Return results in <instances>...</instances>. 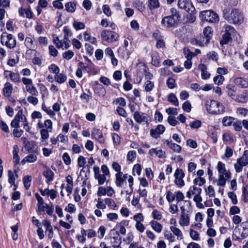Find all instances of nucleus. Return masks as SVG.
<instances>
[{"label":"nucleus","mask_w":248,"mask_h":248,"mask_svg":"<svg viewBox=\"0 0 248 248\" xmlns=\"http://www.w3.org/2000/svg\"><path fill=\"white\" fill-rule=\"evenodd\" d=\"M203 35L204 37L208 38L210 40L213 35V30L210 27H205L203 31Z\"/></svg>","instance_id":"nucleus-36"},{"label":"nucleus","mask_w":248,"mask_h":248,"mask_svg":"<svg viewBox=\"0 0 248 248\" xmlns=\"http://www.w3.org/2000/svg\"><path fill=\"white\" fill-rule=\"evenodd\" d=\"M24 147L28 153H38L37 146L34 141H27L24 145Z\"/></svg>","instance_id":"nucleus-14"},{"label":"nucleus","mask_w":248,"mask_h":248,"mask_svg":"<svg viewBox=\"0 0 248 248\" xmlns=\"http://www.w3.org/2000/svg\"><path fill=\"white\" fill-rule=\"evenodd\" d=\"M199 68L201 70V77L203 79H207L210 78V74L207 71L206 66L201 63L199 65Z\"/></svg>","instance_id":"nucleus-18"},{"label":"nucleus","mask_w":248,"mask_h":248,"mask_svg":"<svg viewBox=\"0 0 248 248\" xmlns=\"http://www.w3.org/2000/svg\"><path fill=\"white\" fill-rule=\"evenodd\" d=\"M148 6L151 10L156 9L159 7L158 0H148Z\"/></svg>","instance_id":"nucleus-39"},{"label":"nucleus","mask_w":248,"mask_h":248,"mask_svg":"<svg viewBox=\"0 0 248 248\" xmlns=\"http://www.w3.org/2000/svg\"><path fill=\"white\" fill-rule=\"evenodd\" d=\"M226 89L227 90L228 95L230 96L232 99H236V91L235 90L234 86L231 84H229L227 86Z\"/></svg>","instance_id":"nucleus-28"},{"label":"nucleus","mask_w":248,"mask_h":248,"mask_svg":"<svg viewBox=\"0 0 248 248\" xmlns=\"http://www.w3.org/2000/svg\"><path fill=\"white\" fill-rule=\"evenodd\" d=\"M149 153L152 155L153 154H155L156 156L159 158L165 156V152L162 149L157 148H152L149 150Z\"/></svg>","instance_id":"nucleus-26"},{"label":"nucleus","mask_w":248,"mask_h":248,"mask_svg":"<svg viewBox=\"0 0 248 248\" xmlns=\"http://www.w3.org/2000/svg\"><path fill=\"white\" fill-rule=\"evenodd\" d=\"M165 142L174 152L179 153L182 150V147L179 145L173 143L171 140H166Z\"/></svg>","instance_id":"nucleus-17"},{"label":"nucleus","mask_w":248,"mask_h":248,"mask_svg":"<svg viewBox=\"0 0 248 248\" xmlns=\"http://www.w3.org/2000/svg\"><path fill=\"white\" fill-rule=\"evenodd\" d=\"M200 16L204 20L211 23H217L219 21V16L215 12L211 10H206L201 12Z\"/></svg>","instance_id":"nucleus-4"},{"label":"nucleus","mask_w":248,"mask_h":248,"mask_svg":"<svg viewBox=\"0 0 248 248\" xmlns=\"http://www.w3.org/2000/svg\"><path fill=\"white\" fill-rule=\"evenodd\" d=\"M152 216L154 219L160 220L162 218V215L161 213L156 209L153 210L152 212Z\"/></svg>","instance_id":"nucleus-58"},{"label":"nucleus","mask_w":248,"mask_h":248,"mask_svg":"<svg viewBox=\"0 0 248 248\" xmlns=\"http://www.w3.org/2000/svg\"><path fill=\"white\" fill-rule=\"evenodd\" d=\"M25 119V116L23 115L22 110L18 111L17 114L15 115L14 119L11 123V126L15 128H18L19 126V122Z\"/></svg>","instance_id":"nucleus-9"},{"label":"nucleus","mask_w":248,"mask_h":248,"mask_svg":"<svg viewBox=\"0 0 248 248\" xmlns=\"http://www.w3.org/2000/svg\"><path fill=\"white\" fill-rule=\"evenodd\" d=\"M224 80V78L222 75H218L214 78V82L217 85H221Z\"/></svg>","instance_id":"nucleus-52"},{"label":"nucleus","mask_w":248,"mask_h":248,"mask_svg":"<svg viewBox=\"0 0 248 248\" xmlns=\"http://www.w3.org/2000/svg\"><path fill=\"white\" fill-rule=\"evenodd\" d=\"M115 184L117 186L121 187L123 186V183L125 181L124 178L123 176L122 172H117L116 175Z\"/></svg>","instance_id":"nucleus-25"},{"label":"nucleus","mask_w":248,"mask_h":248,"mask_svg":"<svg viewBox=\"0 0 248 248\" xmlns=\"http://www.w3.org/2000/svg\"><path fill=\"white\" fill-rule=\"evenodd\" d=\"M3 95L6 97H9L11 95L12 91H13V87L11 83L9 82H6L4 87L3 88Z\"/></svg>","instance_id":"nucleus-22"},{"label":"nucleus","mask_w":248,"mask_h":248,"mask_svg":"<svg viewBox=\"0 0 248 248\" xmlns=\"http://www.w3.org/2000/svg\"><path fill=\"white\" fill-rule=\"evenodd\" d=\"M207 58L215 62L218 60V55L215 51H211L208 53L207 55Z\"/></svg>","instance_id":"nucleus-49"},{"label":"nucleus","mask_w":248,"mask_h":248,"mask_svg":"<svg viewBox=\"0 0 248 248\" xmlns=\"http://www.w3.org/2000/svg\"><path fill=\"white\" fill-rule=\"evenodd\" d=\"M178 20L175 16H173L170 15L162 18L161 24L166 28H170L174 27L177 24Z\"/></svg>","instance_id":"nucleus-7"},{"label":"nucleus","mask_w":248,"mask_h":248,"mask_svg":"<svg viewBox=\"0 0 248 248\" xmlns=\"http://www.w3.org/2000/svg\"><path fill=\"white\" fill-rule=\"evenodd\" d=\"M233 118L231 117H225L222 120V124L224 126L230 125L232 122Z\"/></svg>","instance_id":"nucleus-50"},{"label":"nucleus","mask_w":248,"mask_h":248,"mask_svg":"<svg viewBox=\"0 0 248 248\" xmlns=\"http://www.w3.org/2000/svg\"><path fill=\"white\" fill-rule=\"evenodd\" d=\"M166 239L168 240L170 242H173L175 241V238L173 234L169 231H165L164 233Z\"/></svg>","instance_id":"nucleus-47"},{"label":"nucleus","mask_w":248,"mask_h":248,"mask_svg":"<svg viewBox=\"0 0 248 248\" xmlns=\"http://www.w3.org/2000/svg\"><path fill=\"white\" fill-rule=\"evenodd\" d=\"M167 85L170 89H173L175 87V80L171 78H169L167 80Z\"/></svg>","instance_id":"nucleus-60"},{"label":"nucleus","mask_w":248,"mask_h":248,"mask_svg":"<svg viewBox=\"0 0 248 248\" xmlns=\"http://www.w3.org/2000/svg\"><path fill=\"white\" fill-rule=\"evenodd\" d=\"M26 46L29 48L30 50H33L35 47V45L33 44V41L31 37H26L25 41Z\"/></svg>","instance_id":"nucleus-38"},{"label":"nucleus","mask_w":248,"mask_h":248,"mask_svg":"<svg viewBox=\"0 0 248 248\" xmlns=\"http://www.w3.org/2000/svg\"><path fill=\"white\" fill-rule=\"evenodd\" d=\"M43 175L46 178V182L49 184L50 182L52 181L54 179V172L49 169H47L43 172Z\"/></svg>","instance_id":"nucleus-19"},{"label":"nucleus","mask_w":248,"mask_h":248,"mask_svg":"<svg viewBox=\"0 0 248 248\" xmlns=\"http://www.w3.org/2000/svg\"><path fill=\"white\" fill-rule=\"evenodd\" d=\"M175 183L179 186H183L185 185L183 178L185 177V173L181 169H177L174 172Z\"/></svg>","instance_id":"nucleus-8"},{"label":"nucleus","mask_w":248,"mask_h":248,"mask_svg":"<svg viewBox=\"0 0 248 248\" xmlns=\"http://www.w3.org/2000/svg\"><path fill=\"white\" fill-rule=\"evenodd\" d=\"M205 107L207 111L211 114H221L225 111L224 106L214 100H207L205 103Z\"/></svg>","instance_id":"nucleus-2"},{"label":"nucleus","mask_w":248,"mask_h":248,"mask_svg":"<svg viewBox=\"0 0 248 248\" xmlns=\"http://www.w3.org/2000/svg\"><path fill=\"white\" fill-rule=\"evenodd\" d=\"M237 161L241 164L243 167L246 166L248 164V156H243L241 158H238Z\"/></svg>","instance_id":"nucleus-54"},{"label":"nucleus","mask_w":248,"mask_h":248,"mask_svg":"<svg viewBox=\"0 0 248 248\" xmlns=\"http://www.w3.org/2000/svg\"><path fill=\"white\" fill-rule=\"evenodd\" d=\"M101 36L103 41L108 42L116 41L118 40L119 37L118 34L116 32L108 30L102 31Z\"/></svg>","instance_id":"nucleus-5"},{"label":"nucleus","mask_w":248,"mask_h":248,"mask_svg":"<svg viewBox=\"0 0 248 248\" xmlns=\"http://www.w3.org/2000/svg\"><path fill=\"white\" fill-rule=\"evenodd\" d=\"M8 182L11 185H14L15 186L14 190L16 189V186L15 185V182L16 177H17L16 174H14L12 170H9L8 171Z\"/></svg>","instance_id":"nucleus-34"},{"label":"nucleus","mask_w":248,"mask_h":248,"mask_svg":"<svg viewBox=\"0 0 248 248\" xmlns=\"http://www.w3.org/2000/svg\"><path fill=\"white\" fill-rule=\"evenodd\" d=\"M106 228L104 226H101L99 228L98 230V237L100 239H102L104 237V235L106 232Z\"/></svg>","instance_id":"nucleus-59"},{"label":"nucleus","mask_w":248,"mask_h":248,"mask_svg":"<svg viewBox=\"0 0 248 248\" xmlns=\"http://www.w3.org/2000/svg\"><path fill=\"white\" fill-rule=\"evenodd\" d=\"M241 227L242 228L241 237L242 239H244L248 235V222L245 221L242 222L241 224Z\"/></svg>","instance_id":"nucleus-27"},{"label":"nucleus","mask_w":248,"mask_h":248,"mask_svg":"<svg viewBox=\"0 0 248 248\" xmlns=\"http://www.w3.org/2000/svg\"><path fill=\"white\" fill-rule=\"evenodd\" d=\"M18 150L19 149L17 145H15L13 147V154L14 162L15 164L19 163L20 161V157L18 154Z\"/></svg>","instance_id":"nucleus-31"},{"label":"nucleus","mask_w":248,"mask_h":248,"mask_svg":"<svg viewBox=\"0 0 248 248\" xmlns=\"http://www.w3.org/2000/svg\"><path fill=\"white\" fill-rule=\"evenodd\" d=\"M92 136L93 138L97 140L99 143H104L105 138L103 137L102 131L99 129H93L92 133Z\"/></svg>","instance_id":"nucleus-15"},{"label":"nucleus","mask_w":248,"mask_h":248,"mask_svg":"<svg viewBox=\"0 0 248 248\" xmlns=\"http://www.w3.org/2000/svg\"><path fill=\"white\" fill-rule=\"evenodd\" d=\"M134 119L135 121L139 124L142 123H147L148 122V116L145 113L135 111L133 114Z\"/></svg>","instance_id":"nucleus-11"},{"label":"nucleus","mask_w":248,"mask_h":248,"mask_svg":"<svg viewBox=\"0 0 248 248\" xmlns=\"http://www.w3.org/2000/svg\"><path fill=\"white\" fill-rule=\"evenodd\" d=\"M84 39L85 41H88L93 44H95L96 42V38L93 37H91L88 33L85 32L84 33Z\"/></svg>","instance_id":"nucleus-51"},{"label":"nucleus","mask_w":248,"mask_h":248,"mask_svg":"<svg viewBox=\"0 0 248 248\" xmlns=\"http://www.w3.org/2000/svg\"><path fill=\"white\" fill-rule=\"evenodd\" d=\"M170 230L172 232L173 235L176 236L178 240H181L183 238L182 231L175 226H170Z\"/></svg>","instance_id":"nucleus-23"},{"label":"nucleus","mask_w":248,"mask_h":248,"mask_svg":"<svg viewBox=\"0 0 248 248\" xmlns=\"http://www.w3.org/2000/svg\"><path fill=\"white\" fill-rule=\"evenodd\" d=\"M223 17L229 23L234 24H241L244 19L243 13L237 9H232L230 12L228 9H225L223 11Z\"/></svg>","instance_id":"nucleus-1"},{"label":"nucleus","mask_w":248,"mask_h":248,"mask_svg":"<svg viewBox=\"0 0 248 248\" xmlns=\"http://www.w3.org/2000/svg\"><path fill=\"white\" fill-rule=\"evenodd\" d=\"M78 64L81 69H84L88 73H91L94 69L93 63L86 64L81 62Z\"/></svg>","instance_id":"nucleus-24"},{"label":"nucleus","mask_w":248,"mask_h":248,"mask_svg":"<svg viewBox=\"0 0 248 248\" xmlns=\"http://www.w3.org/2000/svg\"><path fill=\"white\" fill-rule=\"evenodd\" d=\"M168 101L174 104L176 106H178L179 105V102L176 96L172 93H171L169 95Z\"/></svg>","instance_id":"nucleus-41"},{"label":"nucleus","mask_w":248,"mask_h":248,"mask_svg":"<svg viewBox=\"0 0 248 248\" xmlns=\"http://www.w3.org/2000/svg\"><path fill=\"white\" fill-rule=\"evenodd\" d=\"M209 41L210 40L208 38L204 37V36L202 35L197 40V43L199 45L203 46L207 45Z\"/></svg>","instance_id":"nucleus-40"},{"label":"nucleus","mask_w":248,"mask_h":248,"mask_svg":"<svg viewBox=\"0 0 248 248\" xmlns=\"http://www.w3.org/2000/svg\"><path fill=\"white\" fill-rule=\"evenodd\" d=\"M154 37L157 41L156 46L157 48H163L165 46V43L163 40L160 39V36L158 32H155L153 34Z\"/></svg>","instance_id":"nucleus-30"},{"label":"nucleus","mask_w":248,"mask_h":248,"mask_svg":"<svg viewBox=\"0 0 248 248\" xmlns=\"http://www.w3.org/2000/svg\"><path fill=\"white\" fill-rule=\"evenodd\" d=\"M206 194L209 197H214L215 195V192L214 188L212 186H208L207 189L205 190Z\"/></svg>","instance_id":"nucleus-57"},{"label":"nucleus","mask_w":248,"mask_h":248,"mask_svg":"<svg viewBox=\"0 0 248 248\" xmlns=\"http://www.w3.org/2000/svg\"><path fill=\"white\" fill-rule=\"evenodd\" d=\"M229 179H226L225 175L222 174L218 175V179L216 180L217 184L218 186H224L226 184V180Z\"/></svg>","instance_id":"nucleus-37"},{"label":"nucleus","mask_w":248,"mask_h":248,"mask_svg":"<svg viewBox=\"0 0 248 248\" xmlns=\"http://www.w3.org/2000/svg\"><path fill=\"white\" fill-rule=\"evenodd\" d=\"M38 153H30L29 155L25 157L21 163L22 164H25L26 162L28 163H34L37 159V155Z\"/></svg>","instance_id":"nucleus-16"},{"label":"nucleus","mask_w":248,"mask_h":248,"mask_svg":"<svg viewBox=\"0 0 248 248\" xmlns=\"http://www.w3.org/2000/svg\"><path fill=\"white\" fill-rule=\"evenodd\" d=\"M105 202L108 207L111 208L112 209H115L117 207V205L114 201L110 198H106L105 199Z\"/></svg>","instance_id":"nucleus-43"},{"label":"nucleus","mask_w":248,"mask_h":248,"mask_svg":"<svg viewBox=\"0 0 248 248\" xmlns=\"http://www.w3.org/2000/svg\"><path fill=\"white\" fill-rule=\"evenodd\" d=\"M74 55V53L73 51L71 50H68L67 51H66L63 53L62 57L64 59L69 60L73 57Z\"/></svg>","instance_id":"nucleus-61"},{"label":"nucleus","mask_w":248,"mask_h":248,"mask_svg":"<svg viewBox=\"0 0 248 248\" xmlns=\"http://www.w3.org/2000/svg\"><path fill=\"white\" fill-rule=\"evenodd\" d=\"M165 130V127L162 124H159L155 129H151L150 130V134L153 138L157 139L159 135L162 134Z\"/></svg>","instance_id":"nucleus-13"},{"label":"nucleus","mask_w":248,"mask_h":248,"mask_svg":"<svg viewBox=\"0 0 248 248\" xmlns=\"http://www.w3.org/2000/svg\"><path fill=\"white\" fill-rule=\"evenodd\" d=\"M110 242L112 244V246L117 245H120L122 243L121 239L119 237V235L117 234L116 236H114L111 238Z\"/></svg>","instance_id":"nucleus-45"},{"label":"nucleus","mask_w":248,"mask_h":248,"mask_svg":"<svg viewBox=\"0 0 248 248\" xmlns=\"http://www.w3.org/2000/svg\"><path fill=\"white\" fill-rule=\"evenodd\" d=\"M182 212L180 215V218L179 220V224L181 226H187L190 223V218L189 215L186 211L185 209L181 207Z\"/></svg>","instance_id":"nucleus-10"},{"label":"nucleus","mask_w":248,"mask_h":248,"mask_svg":"<svg viewBox=\"0 0 248 248\" xmlns=\"http://www.w3.org/2000/svg\"><path fill=\"white\" fill-rule=\"evenodd\" d=\"M190 236L194 240H198L199 239V233L193 229H190Z\"/></svg>","instance_id":"nucleus-56"},{"label":"nucleus","mask_w":248,"mask_h":248,"mask_svg":"<svg viewBox=\"0 0 248 248\" xmlns=\"http://www.w3.org/2000/svg\"><path fill=\"white\" fill-rule=\"evenodd\" d=\"M0 42L3 46H5L9 49L14 48L16 46V40L11 34L6 32H3L0 35Z\"/></svg>","instance_id":"nucleus-3"},{"label":"nucleus","mask_w":248,"mask_h":248,"mask_svg":"<svg viewBox=\"0 0 248 248\" xmlns=\"http://www.w3.org/2000/svg\"><path fill=\"white\" fill-rule=\"evenodd\" d=\"M183 110L186 112H189L191 109V106L188 101H186L182 105Z\"/></svg>","instance_id":"nucleus-64"},{"label":"nucleus","mask_w":248,"mask_h":248,"mask_svg":"<svg viewBox=\"0 0 248 248\" xmlns=\"http://www.w3.org/2000/svg\"><path fill=\"white\" fill-rule=\"evenodd\" d=\"M48 70L50 72L55 73L56 74H58L60 71L59 68L54 64H51L48 67Z\"/></svg>","instance_id":"nucleus-63"},{"label":"nucleus","mask_w":248,"mask_h":248,"mask_svg":"<svg viewBox=\"0 0 248 248\" xmlns=\"http://www.w3.org/2000/svg\"><path fill=\"white\" fill-rule=\"evenodd\" d=\"M23 183L26 189H28L31 186V176H25L23 178Z\"/></svg>","instance_id":"nucleus-44"},{"label":"nucleus","mask_w":248,"mask_h":248,"mask_svg":"<svg viewBox=\"0 0 248 248\" xmlns=\"http://www.w3.org/2000/svg\"><path fill=\"white\" fill-rule=\"evenodd\" d=\"M193 183L195 185L202 186L205 183V180L202 177H198L194 180Z\"/></svg>","instance_id":"nucleus-53"},{"label":"nucleus","mask_w":248,"mask_h":248,"mask_svg":"<svg viewBox=\"0 0 248 248\" xmlns=\"http://www.w3.org/2000/svg\"><path fill=\"white\" fill-rule=\"evenodd\" d=\"M236 85L241 86L242 88H247L248 87V80L244 78H237L234 80Z\"/></svg>","instance_id":"nucleus-21"},{"label":"nucleus","mask_w":248,"mask_h":248,"mask_svg":"<svg viewBox=\"0 0 248 248\" xmlns=\"http://www.w3.org/2000/svg\"><path fill=\"white\" fill-rule=\"evenodd\" d=\"M95 178L98 180V183L100 185H103L106 180V175L101 174L97 175Z\"/></svg>","instance_id":"nucleus-55"},{"label":"nucleus","mask_w":248,"mask_h":248,"mask_svg":"<svg viewBox=\"0 0 248 248\" xmlns=\"http://www.w3.org/2000/svg\"><path fill=\"white\" fill-rule=\"evenodd\" d=\"M7 73H9L10 79L14 82H18L20 81L19 75L18 74L9 71H6L4 72V75H6Z\"/></svg>","instance_id":"nucleus-33"},{"label":"nucleus","mask_w":248,"mask_h":248,"mask_svg":"<svg viewBox=\"0 0 248 248\" xmlns=\"http://www.w3.org/2000/svg\"><path fill=\"white\" fill-rule=\"evenodd\" d=\"M144 87L146 92H150L154 87V83L148 80L144 83Z\"/></svg>","instance_id":"nucleus-46"},{"label":"nucleus","mask_w":248,"mask_h":248,"mask_svg":"<svg viewBox=\"0 0 248 248\" xmlns=\"http://www.w3.org/2000/svg\"><path fill=\"white\" fill-rule=\"evenodd\" d=\"M177 4L179 8L185 10L188 13H191L195 10V8L190 0H178Z\"/></svg>","instance_id":"nucleus-6"},{"label":"nucleus","mask_w":248,"mask_h":248,"mask_svg":"<svg viewBox=\"0 0 248 248\" xmlns=\"http://www.w3.org/2000/svg\"><path fill=\"white\" fill-rule=\"evenodd\" d=\"M190 191L191 192L192 195H198L201 194L202 192V189L201 188H198L196 186H191L189 188Z\"/></svg>","instance_id":"nucleus-62"},{"label":"nucleus","mask_w":248,"mask_h":248,"mask_svg":"<svg viewBox=\"0 0 248 248\" xmlns=\"http://www.w3.org/2000/svg\"><path fill=\"white\" fill-rule=\"evenodd\" d=\"M217 170L219 173V175H225L226 179H230L231 178V173L229 170L226 169L225 164L220 161L217 163Z\"/></svg>","instance_id":"nucleus-12"},{"label":"nucleus","mask_w":248,"mask_h":248,"mask_svg":"<svg viewBox=\"0 0 248 248\" xmlns=\"http://www.w3.org/2000/svg\"><path fill=\"white\" fill-rule=\"evenodd\" d=\"M94 92L95 93L98 94L100 96H104L106 94V90L104 87L99 84L97 83L94 87Z\"/></svg>","instance_id":"nucleus-20"},{"label":"nucleus","mask_w":248,"mask_h":248,"mask_svg":"<svg viewBox=\"0 0 248 248\" xmlns=\"http://www.w3.org/2000/svg\"><path fill=\"white\" fill-rule=\"evenodd\" d=\"M65 10L69 13H73L76 9V4L74 2H68L65 4Z\"/></svg>","instance_id":"nucleus-32"},{"label":"nucleus","mask_w":248,"mask_h":248,"mask_svg":"<svg viewBox=\"0 0 248 248\" xmlns=\"http://www.w3.org/2000/svg\"><path fill=\"white\" fill-rule=\"evenodd\" d=\"M26 91L33 95H38V92L36 88L32 85L26 87Z\"/></svg>","instance_id":"nucleus-42"},{"label":"nucleus","mask_w":248,"mask_h":248,"mask_svg":"<svg viewBox=\"0 0 248 248\" xmlns=\"http://www.w3.org/2000/svg\"><path fill=\"white\" fill-rule=\"evenodd\" d=\"M231 35L229 33L225 32L222 36V39L220 41V43L222 45L227 44L231 38Z\"/></svg>","instance_id":"nucleus-48"},{"label":"nucleus","mask_w":248,"mask_h":248,"mask_svg":"<svg viewBox=\"0 0 248 248\" xmlns=\"http://www.w3.org/2000/svg\"><path fill=\"white\" fill-rule=\"evenodd\" d=\"M54 78L56 81L60 84H62L66 81L67 77L66 75L62 73H58L55 75Z\"/></svg>","instance_id":"nucleus-35"},{"label":"nucleus","mask_w":248,"mask_h":248,"mask_svg":"<svg viewBox=\"0 0 248 248\" xmlns=\"http://www.w3.org/2000/svg\"><path fill=\"white\" fill-rule=\"evenodd\" d=\"M150 224L152 229L158 233L161 232L162 230V226L160 223L157 222V221L152 220L150 222Z\"/></svg>","instance_id":"nucleus-29"}]
</instances>
